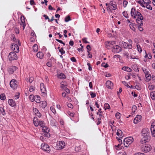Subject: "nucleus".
<instances>
[{
  "label": "nucleus",
  "instance_id": "ea45409f",
  "mask_svg": "<svg viewBox=\"0 0 155 155\" xmlns=\"http://www.w3.org/2000/svg\"><path fill=\"white\" fill-rule=\"evenodd\" d=\"M143 1L145 5L146 4H150L151 3V2L149 0H143Z\"/></svg>",
  "mask_w": 155,
  "mask_h": 155
},
{
  "label": "nucleus",
  "instance_id": "6e6d98bb",
  "mask_svg": "<svg viewBox=\"0 0 155 155\" xmlns=\"http://www.w3.org/2000/svg\"><path fill=\"white\" fill-rule=\"evenodd\" d=\"M90 94L91 95L92 98H94L96 97V94L93 93L92 92H90Z\"/></svg>",
  "mask_w": 155,
  "mask_h": 155
},
{
  "label": "nucleus",
  "instance_id": "338daca9",
  "mask_svg": "<svg viewBox=\"0 0 155 155\" xmlns=\"http://www.w3.org/2000/svg\"><path fill=\"white\" fill-rule=\"evenodd\" d=\"M47 65L49 67H51V66H52V64H51V61H48L47 63Z\"/></svg>",
  "mask_w": 155,
  "mask_h": 155
},
{
  "label": "nucleus",
  "instance_id": "b1692460",
  "mask_svg": "<svg viewBox=\"0 0 155 155\" xmlns=\"http://www.w3.org/2000/svg\"><path fill=\"white\" fill-rule=\"evenodd\" d=\"M114 9H116L114 8H113V7L110 5L109 4V5L107 7V10L109 12H111L112 10Z\"/></svg>",
  "mask_w": 155,
  "mask_h": 155
},
{
  "label": "nucleus",
  "instance_id": "864d4df0",
  "mask_svg": "<svg viewBox=\"0 0 155 155\" xmlns=\"http://www.w3.org/2000/svg\"><path fill=\"white\" fill-rule=\"evenodd\" d=\"M148 88L151 90H153L154 88V86L153 85H150L148 86Z\"/></svg>",
  "mask_w": 155,
  "mask_h": 155
},
{
  "label": "nucleus",
  "instance_id": "f8f14e48",
  "mask_svg": "<svg viewBox=\"0 0 155 155\" xmlns=\"http://www.w3.org/2000/svg\"><path fill=\"white\" fill-rule=\"evenodd\" d=\"M151 134L153 137H155V123L152 122L150 128Z\"/></svg>",
  "mask_w": 155,
  "mask_h": 155
},
{
  "label": "nucleus",
  "instance_id": "0e129e2a",
  "mask_svg": "<svg viewBox=\"0 0 155 155\" xmlns=\"http://www.w3.org/2000/svg\"><path fill=\"white\" fill-rule=\"evenodd\" d=\"M124 56L127 58H128L129 57V54L128 52H125L124 53Z\"/></svg>",
  "mask_w": 155,
  "mask_h": 155
},
{
  "label": "nucleus",
  "instance_id": "c756f323",
  "mask_svg": "<svg viewBox=\"0 0 155 155\" xmlns=\"http://www.w3.org/2000/svg\"><path fill=\"white\" fill-rule=\"evenodd\" d=\"M136 46L137 48V50L138 51L140 52V53L142 51V48H141L140 45L138 43L137 44Z\"/></svg>",
  "mask_w": 155,
  "mask_h": 155
},
{
  "label": "nucleus",
  "instance_id": "473e14b6",
  "mask_svg": "<svg viewBox=\"0 0 155 155\" xmlns=\"http://www.w3.org/2000/svg\"><path fill=\"white\" fill-rule=\"evenodd\" d=\"M118 142L120 143V144H118L117 146H115L118 147L119 148L118 149H120V144H122V140L120 138H118Z\"/></svg>",
  "mask_w": 155,
  "mask_h": 155
},
{
  "label": "nucleus",
  "instance_id": "680f3d73",
  "mask_svg": "<svg viewBox=\"0 0 155 155\" xmlns=\"http://www.w3.org/2000/svg\"><path fill=\"white\" fill-rule=\"evenodd\" d=\"M146 78L148 80H150L151 78V76L150 75H148V74H146Z\"/></svg>",
  "mask_w": 155,
  "mask_h": 155
},
{
  "label": "nucleus",
  "instance_id": "f704fd0d",
  "mask_svg": "<svg viewBox=\"0 0 155 155\" xmlns=\"http://www.w3.org/2000/svg\"><path fill=\"white\" fill-rule=\"evenodd\" d=\"M26 80L27 82L28 81L30 83H31L33 81L34 78L33 77H30L29 79L28 78H27Z\"/></svg>",
  "mask_w": 155,
  "mask_h": 155
},
{
  "label": "nucleus",
  "instance_id": "bb28decb",
  "mask_svg": "<svg viewBox=\"0 0 155 155\" xmlns=\"http://www.w3.org/2000/svg\"><path fill=\"white\" fill-rule=\"evenodd\" d=\"M41 103V106L42 108H45L47 106V103L45 101H42Z\"/></svg>",
  "mask_w": 155,
  "mask_h": 155
},
{
  "label": "nucleus",
  "instance_id": "5fc2aeb1",
  "mask_svg": "<svg viewBox=\"0 0 155 155\" xmlns=\"http://www.w3.org/2000/svg\"><path fill=\"white\" fill-rule=\"evenodd\" d=\"M35 90V87L32 86L30 87L29 88V91L30 92H31Z\"/></svg>",
  "mask_w": 155,
  "mask_h": 155
},
{
  "label": "nucleus",
  "instance_id": "052dcab7",
  "mask_svg": "<svg viewBox=\"0 0 155 155\" xmlns=\"http://www.w3.org/2000/svg\"><path fill=\"white\" fill-rule=\"evenodd\" d=\"M11 39L13 40L14 41H16V39L15 38V36L14 35H11Z\"/></svg>",
  "mask_w": 155,
  "mask_h": 155
},
{
  "label": "nucleus",
  "instance_id": "9d476101",
  "mask_svg": "<svg viewBox=\"0 0 155 155\" xmlns=\"http://www.w3.org/2000/svg\"><path fill=\"white\" fill-rule=\"evenodd\" d=\"M40 88L41 92L42 93V95L43 96H45L46 95L47 91L45 86L43 83H41L40 84Z\"/></svg>",
  "mask_w": 155,
  "mask_h": 155
},
{
  "label": "nucleus",
  "instance_id": "58836bf2",
  "mask_svg": "<svg viewBox=\"0 0 155 155\" xmlns=\"http://www.w3.org/2000/svg\"><path fill=\"white\" fill-rule=\"evenodd\" d=\"M121 117V114L119 112H117L115 114V117L117 119H119Z\"/></svg>",
  "mask_w": 155,
  "mask_h": 155
},
{
  "label": "nucleus",
  "instance_id": "4d7b16f0",
  "mask_svg": "<svg viewBox=\"0 0 155 155\" xmlns=\"http://www.w3.org/2000/svg\"><path fill=\"white\" fill-rule=\"evenodd\" d=\"M146 140H147L146 139H142L140 140V143L142 144H143V143H146V142L147 141Z\"/></svg>",
  "mask_w": 155,
  "mask_h": 155
},
{
  "label": "nucleus",
  "instance_id": "9b49d317",
  "mask_svg": "<svg viewBox=\"0 0 155 155\" xmlns=\"http://www.w3.org/2000/svg\"><path fill=\"white\" fill-rule=\"evenodd\" d=\"M122 51V48L120 47L118 45H115L113 47V48L112 49V52L118 53Z\"/></svg>",
  "mask_w": 155,
  "mask_h": 155
},
{
  "label": "nucleus",
  "instance_id": "6ab92c4d",
  "mask_svg": "<svg viewBox=\"0 0 155 155\" xmlns=\"http://www.w3.org/2000/svg\"><path fill=\"white\" fill-rule=\"evenodd\" d=\"M39 122L38 118L36 117H35L33 120V123L34 125L37 127L39 125Z\"/></svg>",
  "mask_w": 155,
  "mask_h": 155
},
{
  "label": "nucleus",
  "instance_id": "4468645a",
  "mask_svg": "<svg viewBox=\"0 0 155 155\" xmlns=\"http://www.w3.org/2000/svg\"><path fill=\"white\" fill-rule=\"evenodd\" d=\"M141 119V116L139 115H137L134 119V123L135 124H137L140 121Z\"/></svg>",
  "mask_w": 155,
  "mask_h": 155
},
{
  "label": "nucleus",
  "instance_id": "c9c22d12",
  "mask_svg": "<svg viewBox=\"0 0 155 155\" xmlns=\"http://www.w3.org/2000/svg\"><path fill=\"white\" fill-rule=\"evenodd\" d=\"M39 125L41 127H45V124L44 123L43 121L40 120L39 122Z\"/></svg>",
  "mask_w": 155,
  "mask_h": 155
},
{
  "label": "nucleus",
  "instance_id": "7c9ffc66",
  "mask_svg": "<svg viewBox=\"0 0 155 155\" xmlns=\"http://www.w3.org/2000/svg\"><path fill=\"white\" fill-rule=\"evenodd\" d=\"M143 7H146L148 9L152 10V8L150 5H149V4H145V5H143Z\"/></svg>",
  "mask_w": 155,
  "mask_h": 155
},
{
  "label": "nucleus",
  "instance_id": "412c9836",
  "mask_svg": "<svg viewBox=\"0 0 155 155\" xmlns=\"http://www.w3.org/2000/svg\"><path fill=\"white\" fill-rule=\"evenodd\" d=\"M34 100V101L37 103H40V97L39 96H35Z\"/></svg>",
  "mask_w": 155,
  "mask_h": 155
},
{
  "label": "nucleus",
  "instance_id": "aec40b11",
  "mask_svg": "<svg viewBox=\"0 0 155 155\" xmlns=\"http://www.w3.org/2000/svg\"><path fill=\"white\" fill-rule=\"evenodd\" d=\"M8 102L9 105L11 106H14L15 105V101L12 99H9Z\"/></svg>",
  "mask_w": 155,
  "mask_h": 155
},
{
  "label": "nucleus",
  "instance_id": "3c124183",
  "mask_svg": "<svg viewBox=\"0 0 155 155\" xmlns=\"http://www.w3.org/2000/svg\"><path fill=\"white\" fill-rule=\"evenodd\" d=\"M50 109L51 110V111H52L53 113H54V114H55L56 113V110H55V108H54V107L53 106H51L50 107Z\"/></svg>",
  "mask_w": 155,
  "mask_h": 155
},
{
  "label": "nucleus",
  "instance_id": "f3484780",
  "mask_svg": "<svg viewBox=\"0 0 155 155\" xmlns=\"http://www.w3.org/2000/svg\"><path fill=\"white\" fill-rule=\"evenodd\" d=\"M143 19V17L141 16V17H137L136 19L137 22L138 23V25L140 26H142L143 25L142 20Z\"/></svg>",
  "mask_w": 155,
  "mask_h": 155
},
{
  "label": "nucleus",
  "instance_id": "a211bd4d",
  "mask_svg": "<svg viewBox=\"0 0 155 155\" xmlns=\"http://www.w3.org/2000/svg\"><path fill=\"white\" fill-rule=\"evenodd\" d=\"M136 10L134 8H132L131 9L130 14L131 16L133 17L134 18H136L135 17V14H136Z\"/></svg>",
  "mask_w": 155,
  "mask_h": 155
},
{
  "label": "nucleus",
  "instance_id": "6e6552de",
  "mask_svg": "<svg viewBox=\"0 0 155 155\" xmlns=\"http://www.w3.org/2000/svg\"><path fill=\"white\" fill-rule=\"evenodd\" d=\"M17 81L15 79H12L10 82V85L13 89H15L17 88L18 86Z\"/></svg>",
  "mask_w": 155,
  "mask_h": 155
},
{
  "label": "nucleus",
  "instance_id": "13d9d810",
  "mask_svg": "<svg viewBox=\"0 0 155 155\" xmlns=\"http://www.w3.org/2000/svg\"><path fill=\"white\" fill-rule=\"evenodd\" d=\"M33 112L34 114L35 115L38 112H39L38 110L36 108L33 109Z\"/></svg>",
  "mask_w": 155,
  "mask_h": 155
},
{
  "label": "nucleus",
  "instance_id": "393cba45",
  "mask_svg": "<svg viewBox=\"0 0 155 155\" xmlns=\"http://www.w3.org/2000/svg\"><path fill=\"white\" fill-rule=\"evenodd\" d=\"M122 69L124 71H126L130 72L132 71V69L129 68L127 67H123Z\"/></svg>",
  "mask_w": 155,
  "mask_h": 155
},
{
  "label": "nucleus",
  "instance_id": "603ef678",
  "mask_svg": "<svg viewBox=\"0 0 155 155\" xmlns=\"http://www.w3.org/2000/svg\"><path fill=\"white\" fill-rule=\"evenodd\" d=\"M128 4V2L126 0H124L123 2V6L125 8Z\"/></svg>",
  "mask_w": 155,
  "mask_h": 155
},
{
  "label": "nucleus",
  "instance_id": "a878e982",
  "mask_svg": "<svg viewBox=\"0 0 155 155\" xmlns=\"http://www.w3.org/2000/svg\"><path fill=\"white\" fill-rule=\"evenodd\" d=\"M67 86V85L65 82L62 81L61 83V87L63 89Z\"/></svg>",
  "mask_w": 155,
  "mask_h": 155
},
{
  "label": "nucleus",
  "instance_id": "39448f33",
  "mask_svg": "<svg viewBox=\"0 0 155 155\" xmlns=\"http://www.w3.org/2000/svg\"><path fill=\"white\" fill-rule=\"evenodd\" d=\"M65 146V143L63 141H60L57 142L55 148L57 150H59L64 148Z\"/></svg>",
  "mask_w": 155,
  "mask_h": 155
},
{
  "label": "nucleus",
  "instance_id": "e2e57ef3",
  "mask_svg": "<svg viewBox=\"0 0 155 155\" xmlns=\"http://www.w3.org/2000/svg\"><path fill=\"white\" fill-rule=\"evenodd\" d=\"M101 65L102 66L106 68L108 67V65L107 64L104 63H102L101 64Z\"/></svg>",
  "mask_w": 155,
  "mask_h": 155
},
{
  "label": "nucleus",
  "instance_id": "7ed1b4c3",
  "mask_svg": "<svg viewBox=\"0 0 155 155\" xmlns=\"http://www.w3.org/2000/svg\"><path fill=\"white\" fill-rule=\"evenodd\" d=\"M134 141V139L131 137L125 138L124 140V146L128 147L129 145L131 144Z\"/></svg>",
  "mask_w": 155,
  "mask_h": 155
},
{
  "label": "nucleus",
  "instance_id": "2eb2a0df",
  "mask_svg": "<svg viewBox=\"0 0 155 155\" xmlns=\"http://www.w3.org/2000/svg\"><path fill=\"white\" fill-rule=\"evenodd\" d=\"M17 69V68L15 66H11L8 69V72L10 74H13L15 71Z\"/></svg>",
  "mask_w": 155,
  "mask_h": 155
},
{
  "label": "nucleus",
  "instance_id": "37998d69",
  "mask_svg": "<svg viewBox=\"0 0 155 155\" xmlns=\"http://www.w3.org/2000/svg\"><path fill=\"white\" fill-rule=\"evenodd\" d=\"M123 15L126 18H129V16L127 12L124 11L123 12Z\"/></svg>",
  "mask_w": 155,
  "mask_h": 155
},
{
  "label": "nucleus",
  "instance_id": "09e8293b",
  "mask_svg": "<svg viewBox=\"0 0 155 155\" xmlns=\"http://www.w3.org/2000/svg\"><path fill=\"white\" fill-rule=\"evenodd\" d=\"M71 20L70 17L69 16H67L65 18V21L66 22H67Z\"/></svg>",
  "mask_w": 155,
  "mask_h": 155
},
{
  "label": "nucleus",
  "instance_id": "4c0bfd02",
  "mask_svg": "<svg viewBox=\"0 0 155 155\" xmlns=\"http://www.w3.org/2000/svg\"><path fill=\"white\" fill-rule=\"evenodd\" d=\"M104 108L105 110L108 109L110 108V105L108 103H106L104 105Z\"/></svg>",
  "mask_w": 155,
  "mask_h": 155
},
{
  "label": "nucleus",
  "instance_id": "1a4fd4ad",
  "mask_svg": "<svg viewBox=\"0 0 155 155\" xmlns=\"http://www.w3.org/2000/svg\"><path fill=\"white\" fill-rule=\"evenodd\" d=\"M41 148L43 150L49 152L50 150V147L47 144L45 143H42L41 145Z\"/></svg>",
  "mask_w": 155,
  "mask_h": 155
},
{
  "label": "nucleus",
  "instance_id": "cd10ccee",
  "mask_svg": "<svg viewBox=\"0 0 155 155\" xmlns=\"http://www.w3.org/2000/svg\"><path fill=\"white\" fill-rule=\"evenodd\" d=\"M33 49L35 52H37L38 50V45L36 44H35L33 46Z\"/></svg>",
  "mask_w": 155,
  "mask_h": 155
},
{
  "label": "nucleus",
  "instance_id": "f03ea898",
  "mask_svg": "<svg viewBox=\"0 0 155 155\" xmlns=\"http://www.w3.org/2000/svg\"><path fill=\"white\" fill-rule=\"evenodd\" d=\"M129 43L124 41L120 42V45L124 48L131 49L132 42L131 40H128Z\"/></svg>",
  "mask_w": 155,
  "mask_h": 155
},
{
  "label": "nucleus",
  "instance_id": "bf43d9fd",
  "mask_svg": "<svg viewBox=\"0 0 155 155\" xmlns=\"http://www.w3.org/2000/svg\"><path fill=\"white\" fill-rule=\"evenodd\" d=\"M67 106L68 107L72 109L73 108V105L70 103H68L67 104Z\"/></svg>",
  "mask_w": 155,
  "mask_h": 155
},
{
  "label": "nucleus",
  "instance_id": "423d86ee",
  "mask_svg": "<svg viewBox=\"0 0 155 155\" xmlns=\"http://www.w3.org/2000/svg\"><path fill=\"white\" fill-rule=\"evenodd\" d=\"M9 59L10 61L16 60L18 56L14 52H11L8 56Z\"/></svg>",
  "mask_w": 155,
  "mask_h": 155
},
{
  "label": "nucleus",
  "instance_id": "774afa93",
  "mask_svg": "<svg viewBox=\"0 0 155 155\" xmlns=\"http://www.w3.org/2000/svg\"><path fill=\"white\" fill-rule=\"evenodd\" d=\"M134 155H145V154L143 153L138 152L135 153Z\"/></svg>",
  "mask_w": 155,
  "mask_h": 155
},
{
  "label": "nucleus",
  "instance_id": "5701e85b",
  "mask_svg": "<svg viewBox=\"0 0 155 155\" xmlns=\"http://www.w3.org/2000/svg\"><path fill=\"white\" fill-rule=\"evenodd\" d=\"M0 112L2 115L4 116L6 114L5 110L3 107H0Z\"/></svg>",
  "mask_w": 155,
  "mask_h": 155
},
{
  "label": "nucleus",
  "instance_id": "a19ab883",
  "mask_svg": "<svg viewBox=\"0 0 155 155\" xmlns=\"http://www.w3.org/2000/svg\"><path fill=\"white\" fill-rule=\"evenodd\" d=\"M0 98L1 100H4L5 99V96L4 94H2L0 95Z\"/></svg>",
  "mask_w": 155,
  "mask_h": 155
},
{
  "label": "nucleus",
  "instance_id": "20e7f679",
  "mask_svg": "<svg viewBox=\"0 0 155 155\" xmlns=\"http://www.w3.org/2000/svg\"><path fill=\"white\" fill-rule=\"evenodd\" d=\"M141 149L145 153H147L151 150V147L149 145L145 144L142 145Z\"/></svg>",
  "mask_w": 155,
  "mask_h": 155
},
{
  "label": "nucleus",
  "instance_id": "72a5a7b5",
  "mask_svg": "<svg viewBox=\"0 0 155 155\" xmlns=\"http://www.w3.org/2000/svg\"><path fill=\"white\" fill-rule=\"evenodd\" d=\"M122 134V131L120 130H118L117 132V134L118 136H121Z\"/></svg>",
  "mask_w": 155,
  "mask_h": 155
},
{
  "label": "nucleus",
  "instance_id": "a18cd8bd",
  "mask_svg": "<svg viewBox=\"0 0 155 155\" xmlns=\"http://www.w3.org/2000/svg\"><path fill=\"white\" fill-rule=\"evenodd\" d=\"M150 96L151 98L153 99L155 98V92H153L150 93Z\"/></svg>",
  "mask_w": 155,
  "mask_h": 155
},
{
  "label": "nucleus",
  "instance_id": "79ce46f5",
  "mask_svg": "<svg viewBox=\"0 0 155 155\" xmlns=\"http://www.w3.org/2000/svg\"><path fill=\"white\" fill-rule=\"evenodd\" d=\"M131 74H130V73H128V74L125 76V79L126 80H128L130 79V76Z\"/></svg>",
  "mask_w": 155,
  "mask_h": 155
},
{
  "label": "nucleus",
  "instance_id": "f257e3e1",
  "mask_svg": "<svg viewBox=\"0 0 155 155\" xmlns=\"http://www.w3.org/2000/svg\"><path fill=\"white\" fill-rule=\"evenodd\" d=\"M141 134L144 138L146 139L147 140L150 138V132L148 129L144 128L142 129Z\"/></svg>",
  "mask_w": 155,
  "mask_h": 155
},
{
  "label": "nucleus",
  "instance_id": "c85d7f7f",
  "mask_svg": "<svg viewBox=\"0 0 155 155\" xmlns=\"http://www.w3.org/2000/svg\"><path fill=\"white\" fill-rule=\"evenodd\" d=\"M109 4L112 6L113 7V8H114L115 9H116L117 8V5L115 3H113V2L112 1H111L109 3Z\"/></svg>",
  "mask_w": 155,
  "mask_h": 155
},
{
  "label": "nucleus",
  "instance_id": "dca6fc26",
  "mask_svg": "<svg viewBox=\"0 0 155 155\" xmlns=\"http://www.w3.org/2000/svg\"><path fill=\"white\" fill-rule=\"evenodd\" d=\"M106 87L108 89H111L113 88V83L110 81H107L106 83Z\"/></svg>",
  "mask_w": 155,
  "mask_h": 155
},
{
  "label": "nucleus",
  "instance_id": "de8ad7c7",
  "mask_svg": "<svg viewBox=\"0 0 155 155\" xmlns=\"http://www.w3.org/2000/svg\"><path fill=\"white\" fill-rule=\"evenodd\" d=\"M115 44V41H111L108 42V44L109 45H113L114 44Z\"/></svg>",
  "mask_w": 155,
  "mask_h": 155
},
{
  "label": "nucleus",
  "instance_id": "ddd939ff",
  "mask_svg": "<svg viewBox=\"0 0 155 155\" xmlns=\"http://www.w3.org/2000/svg\"><path fill=\"white\" fill-rule=\"evenodd\" d=\"M11 49L15 52L18 53L19 52V48L17 44H12L11 47Z\"/></svg>",
  "mask_w": 155,
  "mask_h": 155
},
{
  "label": "nucleus",
  "instance_id": "c03bdc74",
  "mask_svg": "<svg viewBox=\"0 0 155 155\" xmlns=\"http://www.w3.org/2000/svg\"><path fill=\"white\" fill-rule=\"evenodd\" d=\"M50 124L52 126H56V124L54 120H51L50 122Z\"/></svg>",
  "mask_w": 155,
  "mask_h": 155
},
{
  "label": "nucleus",
  "instance_id": "49530a36",
  "mask_svg": "<svg viewBox=\"0 0 155 155\" xmlns=\"http://www.w3.org/2000/svg\"><path fill=\"white\" fill-rule=\"evenodd\" d=\"M59 51L61 53V55H63L65 53V51L63 50V48H62L61 49H59Z\"/></svg>",
  "mask_w": 155,
  "mask_h": 155
},
{
  "label": "nucleus",
  "instance_id": "2f4dec72",
  "mask_svg": "<svg viewBox=\"0 0 155 155\" xmlns=\"http://www.w3.org/2000/svg\"><path fill=\"white\" fill-rule=\"evenodd\" d=\"M137 16L138 17H141V16H143L137 10L135 14V16Z\"/></svg>",
  "mask_w": 155,
  "mask_h": 155
},
{
  "label": "nucleus",
  "instance_id": "8fccbe9b",
  "mask_svg": "<svg viewBox=\"0 0 155 155\" xmlns=\"http://www.w3.org/2000/svg\"><path fill=\"white\" fill-rule=\"evenodd\" d=\"M35 96H34L33 95H30L29 97V99L32 101L33 102L34 101Z\"/></svg>",
  "mask_w": 155,
  "mask_h": 155
},
{
  "label": "nucleus",
  "instance_id": "4be33fe9",
  "mask_svg": "<svg viewBox=\"0 0 155 155\" xmlns=\"http://www.w3.org/2000/svg\"><path fill=\"white\" fill-rule=\"evenodd\" d=\"M36 56L38 58L42 59L43 58L44 54L42 52L39 51L37 53Z\"/></svg>",
  "mask_w": 155,
  "mask_h": 155
},
{
  "label": "nucleus",
  "instance_id": "69168bd1",
  "mask_svg": "<svg viewBox=\"0 0 155 155\" xmlns=\"http://www.w3.org/2000/svg\"><path fill=\"white\" fill-rule=\"evenodd\" d=\"M64 90L68 94H69L70 93V90L68 89L66 87H65Z\"/></svg>",
  "mask_w": 155,
  "mask_h": 155
},
{
  "label": "nucleus",
  "instance_id": "0eeeda50",
  "mask_svg": "<svg viewBox=\"0 0 155 155\" xmlns=\"http://www.w3.org/2000/svg\"><path fill=\"white\" fill-rule=\"evenodd\" d=\"M42 130L43 132V134L44 136L47 137H50V135L49 133L50 131L49 129L47 127H42Z\"/></svg>",
  "mask_w": 155,
  "mask_h": 155
},
{
  "label": "nucleus",
  "instance_id": "e433bc0d",
  "mask_svg": "<svg viewBox=\"0 0 155 155\" xmlns=\"http://www.w3.org/2000/svg\"><path fill=\"white\" fill-rule=\"evenodd\" d=\"M59 78L61 79H65L66 78L65 75L62 73H61L59 75Z\"/></svg>",
  "mask_w": 155,
  "mask_h": 155
}]
</instances>
